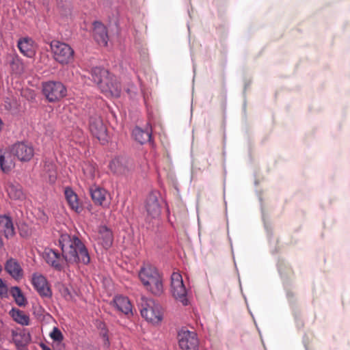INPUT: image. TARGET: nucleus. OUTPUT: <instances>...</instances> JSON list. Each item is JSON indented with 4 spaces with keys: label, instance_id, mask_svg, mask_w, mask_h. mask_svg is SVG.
I'll use <instances>...</instances> for the list:
<instances>
[{
    "label": "nucleus",
    "instance_id": "obj_1",
    "mask_svg": "<svg viewBox=\"0 0 350 350\" xmlns=\"http://www.w3.org/2000/svg\"><path fill=\"white\" fill-rule=\"evenodd\" d=\"M59 243L62 256L51 248H45L42 253V258L45 262H57L62 258H64L66 262H90L88 251L77 237H70L68 234H62Z\"/></svg>",
    "mask_w": 350,
    "mask_h": 350
},
{
    "label": "nucleus",
    "instance_id": "obj_2",
    "mask_svg": "<svg viewBox=\"0 0 350 350\" xmlns=\"http://www.w3.org/2000/svg\"><path fill=\"white\" fill-rule=\"evenodd\" d=\"M92 80L100 91L107 96L118 97L121 93V85L118 79L109 71L101 67L91 70Z\"/></svg>",
    "mask_w": 350,
    "mask_h": 350
},
{
    "label": "nucleus",
    "instance_id": "obj_3",
    "mask_svg": "<svg viewBox=\"0 0 350 350\" xmlns=\"http://www.w3.org/2000/svg\"><path fill=\"white\" fill-rule=\"evenodd\" d=\"M139 277L146 289L155 295H160L163 291L161 277L152 264H144L139 272Z\"/></svg>",
    "mask_w": 350,
    "mask_h": 350
},
{
    "label": "nucleus",
    "instance_id": "obj_4",
    "mask_svg": "<svg viewBox=\"0 0 350 350\" xmlns=\"http://www.w3.org/2000/svg\"><path fill=\"white\" fill-rule=\"evenodd\" d=\"M141 314L146 321L159 323L162 320L161 307L152 299L142 297L139 301Z\"/></svg>",
    "mask_w": 350,
    "mask_h": 350
},
{
    "label": "nucleus",
    "instance_id": "obj_5",
    "mask_svg": "<svg viewBox=\"0 0 350 350\" xmlns=\"http://www.w3.org/2000/svg\"><path fill=\"white\" fill-rule=\"evenodd\" d=\"M42 92L49 103H57L67 95V88L59 81L50 80L42 82Z\"/></svg>",
    "mask_w": 350,
    "mask_h": 350
},
{
    "label": "nucleus",
    "instance_id": "obj_6",
    "mask_svg": "<svg viewBox=\"0 0 350 350\" xmlns=\"http://www.w3.org/2000/svg\"><path fill=\"white\" fill-rule=\"evenodd\" d=\"M54 59L60 64H69L74 58V50L71 46L58 40H53L50 44Z\"/></svg>",
    "mask_w": 350,
    "mask_h": 350
},
{
    "label": "nucleus",
    "instance_id": "obj_7",
    "mask_svg": "<svg viewBox=\"0 0 350 350\" xmlns=\"http://www.w3.org/2000/svg\"><path fill=\"white\" fill-rule=\"evenodd\" d=\"M171 291L176 301L183 306L188 305L187 291L183 283L182 275L178 272H173L171 275Z\"/></svg>",
    "mask_w": 350,
    "mask_h": 350
},
{
    "label": "nucleus",
    "instance_id": "obj_8",
    "mask_svg": "<svg viewBox=\"0 0 350 350\" xmlns=\"http://www.w3.org/2000/svg\"><path fill=\"white\" fill-rule=\"evenodd\" d=\"M178 339L182 350H198L199 340L195 332L182 329L178 334Z\"/></svg>",
    "mask_w": 350,
    "mask_h": 350
},
{
    "label": "nucleus",
    "instance_id": "obj_9",
    "mask_svg": "<svg viewBox=\"0 0 350 350\" xmlns=\"http://www.w3.org/2000/svg\"><path fill=\"white\" fill-rule=\"evenodd\" d=\"M159 193L157 191H152L148 196L146 202L145 208L149 217L152 219H157L161 214V205L159 202Z\"/></svg>",
    "mask_w": 350,
    "mask_h": 350
},
{
    "label": "nucleus",
    "instance_id": "obj_10",
    "mask_svg": "<svg viewBox=\"0 0 350 350\" xmlns=\"http://www.w3.org/2000/svg\"><path fill=\"white\" fill-rule=\"evenodd\" d=\"M89 128L92 134L99 141H107V129L100 116L94 115L90 117Z\"/></svg>",
    "mask_w": 350,
    "mask_h": 350
},
{
    "label": "nucleus",
    "instance_id": "obj_11",
    "mask_svg": "<svg viewBox=\"0 0 350 350\" xmlns=\"http://www.w3.org/2000/svg\"><path fill=\"white\" fill-rule=\"evenodd\" d=\"M31 283L41 297L46 298L52 297L51 289L44 276L38 273H34L32 275Z\"/></svg>",
    "mask_w": 350,
    "mask_h": 350
},
{
    "label": "nucleus",
    "instance_id": "obj_12",
    "mask_svg": "<svg viewBox=\"0 0 350 350\" xmlns=\"http://www.w3.org/2000/svg\"><path fill=\"white\" fill-rule=\"evenodd\" d=\"M11 152L12 154L15 155L18 160L21 161H28L33 156L34 151L31 146L24 142H19L12 146Z\"/></svg>",
    "mask_w": 350,
    "mask_h": 350
},
{
    "label": "nucleus",
    "instance_id": "obj_13",
    "mask_svg": "<svg viewBox=\"0 0 350 350\" xmlns=\"http://www.w3.org/2000/svg\"><path fill=\"white\" fill-rule=\"evenodd\" d=\"M95 240L98 245L102 246L105 250H107L113 243L112 232L105 226H100L98 229Z\"/></svg>",
    "mask_w": 350,
    "mask_h": 350
},
{
    "label": "nucleus",
    "instance_id": "obj_14",
    "mask_svg": "<svg viewBox=\"0 0 350 350\" xmlns=\"http://www.w3.org/2000/svg\"><path fill=\"white\" fill-rule=\"evenodd\" d=\"M93 36L94 40L99 45L106 46L109 40L106 27L99 21H95L93 23Z\"/></svg>",
    "mask_w": 350,
    "mask_h": 350
},
{
    "label": "nucleus",
    "instance_id": "obj_15",
    "mask_svg": "<svg viewBox=\"0 0 350 350\" xmlns=\"http://www.w3.org/2000/svg\"><path fill=\"white\" fill-rule=\"evenodd\" d=\"M18 47L21 53L29 58L36 55V45L34 41L28 37L23 38L18 41Z\"/></svg>",
    "mask_w": 350,
    "mask_h": 350
},
{
    "label": "nucleus",
    "instance_id": "obj_16",
    "mask_svg": "<svg viewBox=\"0 0 350 350\" xmlns=\"http://www.w3.org/2000/svg\"><path fill=\"white\" fill-rule=\"evenodd\" d=\"M111 304L120 312L126 315L133 314L132 304L127 297L116 295Z\"/></svg>",
    "mask_w": 350,
    "mask_h": 350
},
{
    "label": "nucleus",
    "instance_id": "obj_17",
    "mask_svg": "<svg viewBox=\"0 0 350 350\" xmlns=\"http://www.w3.org/2000/svg\"><path fill=\"white\" fill-rule=\"evenodd\" d=\"M66 200L70 208L75 212L79 213L83 211V206L80 204L78 196L70 187H66L64 189Z\"/></svg>",
    "mask_w": 350,
    "mask_h": 350
},
{
    "label": "nucleus",
    "instance_id": "obj_18",
    "mask_svg": "<svg viewBox=\"0 0 350 350\" xmlns=\"http://www.w3.org/2000/svg\"><path fill=\"white\" fill-rule=\"evenodd\" d=\"M12 340L16 347H21L27 345L31 341V335L25 329L12 331Z\"/></svg>",
    "mask_w": 350,
    "mask_h": 350
},
{
    "label": "nucleus",
    "instance_id": "obj_19",
    "mask_svg": "<svg viewBox=\"0 0 350 350\" xmlns=\"http://www.w3.org/2000/svg\"><path fill=\"white\" fill-rule=\"evenodd\" d=\"M89 191L94 203L96 205H103L106 200L107 191L97 185L90 187Z\"/></svg>",
    "mask_w": 350,
    "mask_h": 350
},
{
    "label": "nucleus",
    "instance_id": "obj_20",
    "mask_svg": "<svg viewBox=\"0 0 350 350\" xmlns=\"http://www.w3.org/2000/svg\"><path fill=\"white\" fill-rule=\"evenodd\" d=\"M0 229L3 231L7 239L14 236L15 232L11 217L7 215H0Z\"/></svg>",
    "mask_w": 350,
    "mask_h": 350
},
{
    "label": "nucleus",
    "instance_id": "obj_21",
    "mask_svg": "<svg viewBox=\"0 0 350 350\" xmlns=\"http://www.w3.org/2000/svg\"><path fill=\"white\" fill-rule=\"evenodd\" d=\"M7 192L10 199L22 201L25 198L22 187L18 183H9L7 186Z\"/></svg>",
    "mask_w": 350,
    "mask_h": 350
},
{
    "label": "nucleus",
    "instance_id": "obj_22",
    "mask_svg": "<svg viewBox=\"0 0 350 350\" xmlns=\"http://www.w3.org/2000/svg\"><path fill=\"white\" fill-rule=\"evenodd\" d=\"M134 139L141 144H144L151 140V131L147 128L146 130L136 126L132 132Z\"/></svg>",
    "mask_w": 350,
    "mask_h": 350
},
{
    "label": "nucleus",
    "instance_id": "obj_23",
    "mask_svg": "<svg viewBox=\"0 0 350 350\" xmlns=\"http://www.w3.org/2000/svg\"><path fill=\"white\" fill-rule=\"evenodd\" d=\"M14 167L10 154L0 149V167L3 172H10Z\"/></svg>",
    "mask_w": 350,
    "mask_h": 350
},
{
    "label": "nucleus",
    "instance_id": "obj_24",
    "mask_svg": "<svg viewBox=\"0 0 350 350\" xmlns=\"http://www.w3.org/2000/svg\"><path fill=\"white\" fill-rule=\"evenodd\" d=\"M6 59L9 62L10 68L13 72L16 74H21L23 72V63L17 55L9 54L6 56Z\"/></svg>",
    "mask_w": 350,
    "mask_h": 350
},
{
    "label": "nucleus",
    "instance_id": "obj_25",
    "mask_svg": "<svg viewBox=\"0 0 350 350\" xmlns=\"http://www.w3.org/2000/svg\"><path fill=\"white\" fill-rule=\"evenodd\" d=\"M9 314L17 323L22 325H28L29 324V317L23 311L17 308H12Z\"/></svg>",
    "mask_w": 350,
    "mask_h": 350
},
{
    "label": "nucleus",
    "instance_id": "obj_26",
    "mask_svg": "<svg viewBox=\"0 0 350 350\" xmlns=\"http://www.w3.org/2000/svg\"><path fill=\"white\" fill-rule=\"evenodd\" d=\"M5 269L15 280H19L23 277V270L20 264H5Z\"/></svg>",
    "mask_w": 350,
    "mask_h": 350
},
{
    "label": "nucleus",
    "instance_id": "obj_27",
    "mask_svg": "<svg viewBox=\"0 0 350 350\" xmlns=\"http://www.w3.org/2000/svg\"><path fill=\"white\" fill-rule=\"evenodd\" d=\"M44 172L48 175L51 183H54L57 178L55 165L51 161H46L44 165Z\"/></svg>",
    "mask_w": 350,
    "mask_h": 350
},
{
    "label": "nucleus",
    "instance_id": "obj_28",
    "mask_svg": "<svg viewBox=\"0 0 350 350\" xmlns=\"http://www.w3.org/2000/svg\"><path fill=\"white\" fill-rule=\"evenodd\" d=\"M10 293L14 297L16 304L19 306H24L27 304V300L22 293L21 290L18 286H13L10 289Z\"/></svg>",
    "mask_w": 350,
    "mask_h": 350
},
{
    "label": "nucleus",
    "instance_id": "obj_29",
    "mask_svg": "<svg viewBox=\"0 0 350 350\" xmlns=\"http://www.w3.org/2000/svg\"><path fill=\"white\" fill-rule=\"evenodd\" d=\"M109 167L114 173L120 174L124 172V167L122 161L120 158L113 159L109 163Z\"/></svg>",
    "mask_w": 350,
    "mask_h": 350
},
{
    "label": "nucleus",
    "instance_id": "obj_30",
    "mask_svg": "<svg viewBox=\"0 0 350 350\" xmlns=\"http://www.w3.org/2000/svg\"><path fill=\"white\" fill-rule=\"evenodd\" d=\"M51 338L57 342H61L64 339V336L61 331L56 327L53 329V331L50 334Z\"/></svg>",
    "mask_w": 350,
    "mask_h": 350
},
{
    "label": "nucleus",
    "instance_id": "obj_31",
    "mask_svg": "<svg viewBox=\"0 0 350 350\" xmlns=\"http://www.w3.org/2000/svg\"><path fill=\"white\" fill-rule=\"evenodd\" d=\"M8 295V287L0 278V297H6Z\"/></svg>",
    "mask_w": 350,
    "mask_h": 350
},
{
    "label": "nucleus",
    "instance_id": "obj_32",
    "mask_svg": "<svg viewBox=\"0 0 350 350\" xmlns=\"http://www.w3.org/2000/svg\"><path fill=\"white\" fill-rule=\"evenodd\" d=\"M64 264H51L52 269L57 272H60L64 269Z\"/></svg>",
    "mask_w": 350,
    "mask_h": 350
},
{
    "label": "nucleus",
    "instance_id": "obj_33",
    "mask_svg": "<svg viewBox=\"0 0 350 350\" xmlns=\"http://www.w3.org/2000/svg\"><path fill=\"white\" fill-rule=\"evenodd\" d=\"M6 262L8 263H10V262H16L15 261H14V260L12 258H10V259H8Z\"/></svg>",
    "mask_w": 350,
    "mask_h": 350
},
{
    "label": "nucleus",
    "instance_id": "obj_34",
    "mask_svg": "<svg viewBox=\"0 0 350 350\" xmlns=\"http://www.w3.org/2000/svg\"><path fill=\"white\" fill-rule=\"evenodd\" d=\"M42 349H43V350H51V349L49 347H47L45 345H43Z\"/></svg>",
    "mask_w": 350,
    "mask_h": 350
},
{
    "label": "nucleus",
    "instance_id": "obj_35",
    "mask_svg": "<svg viewBox=\"0 0 350 350\" xmlns=\"http://www.w3.org/2000/svg\"><path fill=\"white\" fill-rule=\"evenodd\" d=\"M2 270L1 264H0V271Z\"/></svg>",
    "mask_w": 350,
    "mask_h": 350
}]
</instances>
